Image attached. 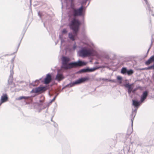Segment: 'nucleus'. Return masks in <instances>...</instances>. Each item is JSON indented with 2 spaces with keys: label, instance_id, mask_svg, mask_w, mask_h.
<instances>
[{
  "label": "nucleus",
  "instance_id": "nucleus-1",
  "mask_svg": "<svg viewBox=\"0 0 154 154\" xmlns=\"http://www.w3.org/2000/svg\"><path fill=\"white\" fill-rule=\"evenodd\" d=\"M82 24L83 27L82 29V33L83 35L85 30L84 24L79 20L73 18L72 20H69L68 26L70 29L72 30L75 34H77L79 30L80 25Z\"/></svg>",
  "mask_w": 154,
  "mask_h": 154
},
{
  "label": "nucleus",
  "instance_id": "nucleus-2",
  "mask_svg": "<svg viewBox=\"0 0 154 154\" xmlns=\"http://www.w3.org/2000/svg\"><path fill=\"white\" fill-rule=\"evenodd\" d=\"M55 99V97H54L49 103H44V101L42 100H40L38 102H36L34 104V107L36 109L35 111L38 113L40 112L42 110L45 109L46 107H48Z\"/></svg>",
  "mask_w": 154,
  "mask_h": 154
},
{
  "label": "nucleus",
  "instance_id": "nucleus-3",
  "mask_svg": "<svg viewBox=\"0 0 154 154\" xmlns=\"http://www.w3.org/2000/svg\"><path fill=\"white\" fill-rule=\"evenodd\" d=\"M83 6L82 5L78 8H72L71 11L72 14L74 17L75 16H84V14L82 12Z\"/></svg>",
  "mask_w": 154,
  "mask_h": 154
},
{
  "label": "nucleus",
  "instance_id": "nucleus-4",
  "mask_svg": "<svg viewBox=\"0 0 154 154\" xmlns=\"http://www.w3.org/2000/svg\"><path fill=\"white\" fill-rule=\"evenodd\" d=\"M48 89V88L47 87L40 85L38 87L33 88L30 93L31 94L37 93H44Z\"/></svg>",
  "mask_w": 154,
  "mask_h": 154
},
{
  "label": "nucleus",
  "instance_id": "nucleus-5",
  "mask_svg": "<svg viewBox=\"0 0 154 154\" xmlns=\"http://www.w3.org/2000/svg\"><path fill=\"white\" fill-rule=\"evenodd\" d=\"M61 65L60 66L61 69H66L70 68L68 62L69 60V58L67 57L64 56L62 55L61 57Z\"/></svg>",
  "mask_w": 154,
  "mask_h": 154
},
{
  "label": "nucleus",
  "instance_id": "nucleus-6",
  "mask_svg": "<svg viewBox=\"0 0 154 154\" xmlns=\"http://www.w3.org/2000/svg\"><path fill=\"white\" fill-rule=\"evenodd\" d=\"M78 54L79 56L84 57L90 55L91 53L89 50L86 49L84 48H82L78 52Z\"/></svg>",
  "mask_w": 154,
  "mask_h": 154
},
{
  "label": "nucleus",
  "instance_id": "nucleus-7",
  "mask_svg": "<svg viewBox=\"0 0 154 154\" xmlns=\"http://www.w3.org/2000/svg\"><path fill=\"white\" fill-rule=\"evenodd\" d=\"M42 78H40L39 80H36L35 81L41 80L42 83H44L47 84L49 83L51 79V76L50 73H49L46 75L44 79H42Z\"/></svg>",
  "mask_w": 154,
  "mask_h": 154
},
{
  "label": "nucleus",
  "instance_id": "nucleus-8",
  "mask_svg": "<svg viewBox=\"0 0 154 154\" xmlns=\"http://www.w3.org/2000/svg\"><path fill=\"white\" fill-rule=\"evenodd\" d=\"M123 86L125 88H126L127 92L129 95H131V91L133 88L134 86V83H127L123 84Z\"/></svg>",
  "mask_w": 154,
  "mask_h": 154
},
{
  "label": "nucleus",
  "instance_id": "nucleus-9",
  "mask_svg": "<svg viewBox=\"0 0 154 154\" xmlns=\"http://www.w3.org/2000/svg\"><path fill=\"white\" fill-rule=\"evenodd\" d=\"M90 79L88 76H85L83 77H81L75 80L77 85H79L82 83H84L88 81Z\"/></svg>",
  "mask_w": 154,
  "mask_h": 154
},
{
  "label": "nucleus",
  "instance_id": "nucleus-10",
  "mask_svg": "<svg viewBox=\"0 0 154 154\" xmlns=\"http://www.w3.org/2000/svg\"><path fill=\"white\" fill-rule=\"evenodd\" d=\"M9 98L6 93H3L0 99V106L3 103L8 101Z\"/></svg>",
  "mask_w": 154,
  "mask_h": 154
},
{
  "label": "nucleus",
  "instance_id": "nucleus-11",
  "mask_svg": "<svg viewBox=\"0 0 154 154\" xmlns=\"http://www.w3.org/2000/svg\"><path fill=\"white\" fill-rule=\"evenodd\" d=\"M135 109H132V113L130 116V118L131 119V125L132 127L133 125V122L134 118L136 115L137 110L139 108L137 107H134Z\"/></svg>",
  "mask_w": 154,
  "mask_h": 154
},
{
  "label": "nucleus",
  "instance_id": "nucleus-12",
  "mask_svg": "<svg viewBox=\"0 0 154 154\" xmlns=\"http://www.w3.org/2000/svg\"><path fill=\"white\" fill-rule=\"evenodd\" d=\"M27 28H26V26L25 27H24L23 29V32H22V34L23 35H22V37L20 41V42L18 44V46L17 47V50H16V51L15 52L11 54H10V55H13L14 54H15V53H16L17 51H18V48H19V47L20 46V43H21V41L23 37V36L24 35V34L26 32V31L27 30ZM9 55L8 54H6L5 55V56H9V55Z\"/></svg>",
  "mask_w": 154,
  "mask_h": 154
},
{
  "label": "nucleus",
  "instance_id": "nucleus-13",
  "mask_svg": "<svg viewBox=\"0 0 154 154\" xmlns=\"http://www.w3.org/2000/svg\"><path fill=\"white\" fill-rule=\"evenodd\" d=\"M132 105L134 106V107H137L139 108V107L141 105L142 103H141L140 100V101L137 100L134 98V99H132Z\"/></svg>",
  "mask_w": 154,
  "mask_h": 154
},
{
  "label": "nucleus",
  "instance_id": "nucleus-14",
  "mask_svg": "<svg viewBox=\"0 0 154 154\" xmlns=\"http://www.w3.org/2000/svg\"><path fill=\"white\" fill-rule=\"evenodd\" d=\"M148 94V93L146 91H145L143 92L140 97V100L141 103H143L144 102V100L147 97Z\"/></svg>",
  "mask_w": 154,
  "mask_h": 154
},
{
  "label": "nucleus",
  "instance_id": "nucleus-15",
  "mask_svg": "<svg viewBox=\"0 0 154 154\" xmlns=\"http://www.w3.org/2000/svg\"><path fill=\"white\" fill-rule=\"evenodd\" d=\"M77 85L75 80L73 82H70L68 84L65 86L63 87V89L65 88H71Z\"/></svg>",
  "mask_w": 154,
  "mask_h": 154
},
{
  "label": "nucleus",
  "instance_id": "nucleus-16",
  "mask_svg": "<svg viewBox=\"0 0 154 154\" xmlns=\"http://www.w3.org/2000/svg\"><path fill=\"white\" fill-rule=\"evenodd\" d=\"M64 78V76L62 74L57 73L56 77V80L58 82H60Z\"/></svg>",
  "mask_w": 154,
  "mask_h": 154
},
{
  "label": "nucleus",
  "instance_id": "nucleus-17",
  "mask_svg": "<svg viewBox=\"0 0 154 154\" xmlns=\"http://www.w3.org/2000/svg\"><path fill=\"white\" fill-rule=\"evenodd\" d=\"M138 87H136L135 88H133L131 91V95H129L131 98H133V95L137 94L136 91L138 89Z\"/></svg>",
  "mask_w": 154,
  "mask_h": 154
},
{
  "label": "nucleus",
  "instance_id": "nucleus-18",
  "mask_svg": "<svg viewBox=\"0 0 154 154\" xmlns=\"http://www.w3.org/2000/svg\"><path fill=\"white\" fill-rule=\"evenodd\" d=\"M78 60L76 61H72L69 63V67H72L73 66H78Z\"/></svg>",
  "mask_w": 154,
  "mask_h": 154
},
{
  "label": "nucleus",
  "instance_id": "nucleus-19",
  "mask_svg": "<svg viewBox=\"0 0 154 154\" xmlns=\"http://www.w3.org/2000/svg\"><path fill=\"white\" fill-rule=\"evenodd\" d=\"M99 68L98 67L95 66L94 67L92 68H89V67H87V70H88V72H91L94 71L97 69H98Z\"/></svg>",
  "mask_w": 154,
  "mask_h": 154
},
{
  "label": "nucleus",
  "instance_id": "nucleus-20",
  "mask_svg": "<svg viewBox=\"0 0 154 154\" xmlns=\"http://www.w3.org/2000/svg\"><path fill=\"white\" fill-rule=\"evenodd\" d=\"M13 77L12 75L10 74L9 76L8 79V85H12L13 83Z\"/></svg>",
  "mask_w": 154,
  "mask_h": 154
},
{
  "label": "nucleus",
  "instance_id": "nucleus-21",
  "mask_svg": "<svg viewBox=\"0 0 154 154\" xmlns=\"http://www.w3.org/2000/svg\"><path fill=\"white\" fill-rule=\"evenodd\" d=\"M78 66H85L87 63L86 62L82 60L79 59L78 60Z\"/></svg>",
  "mask_w": 154,
  "mask_h": 154
},
{
  "label": "nucleus",
  "instance_id": "nucleus-22",
  "mask_svg": "<svg viewBox=\"0 0 154 154\" xmlns=\"http://www.w3.org/2000/svg\"><path fill=\"white\" fill-rule=\"evenodd\" d=\"M134 70L131 69H127L126 75L128 76L131 75L134 73Z\"/></svg>",
  "mask_w": 154,
  "mask_h": 154
},
{
  "label": "nucleus",
  "instance_id": "nucleus-23",
  "mask_svg": "<svg viewBox=\"0 0 154 154\" xmlns=\"http://www.w3.org/2000/svg\"><path fill=\"white\" fill-rule=\"evenodd\" d=\"M127 69L126 67H123L121 69V73L123 75H126Z\"/></svg>",
  "mask_w": 154,
  "mask_h": 154
},
{
  "label": "nucleus",
  "instance_id": "nucleus-24",
  "mask_svg": "<svg viewBox=\"0 0 154 154\" xmlns=\"http://www.w3.org/2000/svg\"><path fill=\"white\" fill-rule=\"evenodd\" d=\"M68 36L69 39L72 41H74L75 40V39L74 38V36L72 35V34L71 32L69 33L68 34Z\"/></svg>",
  "mask_w": 154,
  "mask_h": 154
},
{
  "label": "nucleus",
  "instance_id": "nucleus-25",
  "mask_svg": "<svg viewBox=\"0 0 154 154\" xmlns=\"http://www.w3.org/2000/svg\"><path fill=\"white\" fill-rule=\"evenodd\" d=\"M30 97L29 96H22L20 97L17 98L16 100H21L23 99H26L28 98H29Z\"/></svg>",
  "mask_w": 154,
  "mask_h": 154
},
{
  "label": "nucleus",
  "instance_id": "nucleus-26",
  "mask_svg": "<svg viewBox=\"0 0 154 154\" xmlns=\"http://www.w3.org/2000/svg\"><path fill=\"white\" fill-rule=\"evenodd\" d=\"M130 149V148L129 146H125L124 147L123 150V152H124V154H125V152L126 151L127 152V153L129 152V150Z\"/></svg>",
  "mask_w": 154,
  "mask_h": 154
},
{
  "label": "nucleus",
  "instance_id": "nucleus-27",
  "mask_svg": "<svg viewBox=\"0 0 154 154\" xmlns=\"http://www.w3.org/2000/svg\"><path fill=\"white\" fill-rule=\"evenodd\" d=\"M79 72H88V70H87V67L83 68L82 69H80L79 71Z\"/></svg>",
  "mask_w": 154,
  "mask_h": 154
},
{
  "label": "nucleus",
  "instance_id": "nucleus-28",
  "mask_svg": "<svg viewBox=\"0 0 154 154\" xmlns=\"http://www.w3.org/2000/svg\"><path fill=\"white\" fill-rule=\"evenodd\" d=\"M68 32V31L66 28L63 29L61 31V33L62 34H66Z\"/></svg>",
  "mask_w": 154,
  "mask_h": 154
},
{
  "label": "nucleus",
  "instance_id": "nucleus-29",
  "mask_svg": "<svg viewBox=\"0 0 154 154\" xmlns=\"http://www.w3.org/2000/svg\"><path fill=\"white\" fill-rule=\"evenodd\" d=\"M151 62L149 58L145 62V64L146 65H148Z\"/></svg>",
  "mask_w": 154,
  "mask_h": 154
},
{
  "label": "nucleus",
  "instance_id": "nucleus-30",
  "mask_svg": "<svg viewBox=\"0 0 154 154\" xmlns=\"http://www.w3.org/2000/svg\"><path fill=\"white\" fill-rule=\"evenodd\" d=\"M145 2L147 5V6H148V9L149 11H150V5L149 3L148 2L147 0H144Z\"/></svg>",
  "mask_w": 154,
  "mask_h": 154
},
{
  "label": "nucleus",
  "instance_id": "nucleus-31",
  "mask_svg": "<svg viewBox=\"0 0 154 154\" xmlns=\"http://www.w3.org/2000/svg\"><path fill=\"white\" fill-rule=\"evenodd\" d=\"M77 48V46L76 45V43L75 42H74V43L73 44V47H72V49L73 50H75V49Z\"/></svg>",
  "mask_w": 154,
  "mask_h": 154
},
{
  "label": "nucleus",
  "instance_id": "nucleus-32",
  "mask_svg": "<svg viewBox=\"0 0 154 154\" xmlns=\"http://www.w3.org/2000/svg\"><path fill=\"white\" fill-rule=\"evenodd\" d=\"M38 15L39 17L40 18L42 19V17L43 16V14L40 11H39L38 12Z\"/></svg>",
  "mask_w": 154,
  "mask_h": 154
},
{
  "label": "nucleus",
  "instance_id": "nucleus-33",
  "mask_svg": "<svg viewBox=\"0 0 154 154\" xmlns=\"http://www.w3.org/2000/svg\"><path fill=\"white\" fill-rule=\"evenodd\" d=\"M150 11H149V10L148 7H147V9L148 10V11H149V14H151L153 16H154V14L152 13V11L150 7Z\"/></svg>",
  "mask_w": 154,
  "mask_h": 154
},
{
  "label": "nucleus",
  "instance_id": "nucleus-34",
  "mask_svg": "<svg viewBox=\"0 0 154 154\" xmlns=\"http://www.w3.org/2000/svg\"><path fill=\"white\" fill-rule=\"evenodd\" d=\"M122 77L120 75H118L117 76V79L119 81H121L122 79Z\"/></svg>",
  "mask_w": 154,
  "mask_h": 154
},
{
  "label": "nucleus",
  "instance_id": "nucleus-35",
  "mask_svg": "<svg viewBox=\"0 0 154 154\" xmlns=\"http://www.w3.org/2000/svg\"><path fill=\"white\" fill-rule=\"evenodd\" d=\"M149 58L151 62H154V54L152 56Z\"/></svg>",
  "mask_w": 154,
  "mask_h": 154
},
{
  "label": "nucleus",
  "instance_id": "nucleus-36",
  "mask_svg": "<svg viewBox=\"0 0 154 154\" xmlns=\"http://www.w3.org/2000/svg\"><path fill=\"white\" fill-rule=\"evenodd\" d=\"M102 80L104 81L109 82V79L102 78Z\"/></svg>",
  "mask_w": 154,
  "mask_h": 154
},
{
  "label": "nucleus",
  "instance_id": "nucleus-37",
  "mask_svg": "<svg viewBox=\"0 0 154 154\" xmlns=\"http://www.w3.org/2000/svg\"><path fill=\"white\" fill-rule=\"evenodd\" d=\"M150 69H154V63L153 64L150 66H149Z\"/></svg>",
  "mask_w": 154,
  "mask_h": 154
},
{
  "label": "nucleus",
  "instance_id": "nucleus-38",
  "mask_svg": "<svg viewBox=\"0 0 154 154\" xmlns=\"http://www.w3.org/2000/svg\"><path fill=\"white\" fill-rule=\"evenodd\" d=\"M54 123V126L56 128H58V125L57 123L55 122H53Z\"/></svg>",
  "mask_w": 154,
  "mask_h": 154
},
{
  "label": "nucleus",
  "instance_id": "nucleus-39",
  "mask_svg": "<svg viewBox=\"0 0 154 154\" xmlns=\"http://www.w3.org/2000/svg\"><path fill=\"white\" fill-rule=\"evenodd\" d=\"M60 40H61V44H60V47L61 48V46H62V44L65 41L63 39H61Z\"/></svg>",
  "mask_w": 154,
  "mask_h": 154
},
{
  "label": "nucleus",
  "instance_id": "nucleus-40",
  "mask_svg": "<svg viewBox=\"0 0 154 154\" xmlns=\"http://www.w3.org/2000/svg\"><path fill=\"white\" fill-rule=\"evenodd\" d=\"M152 37H153V35H152L151 43V44L150 45V46H149V48H151V47L152 46Z\"/></svg>",
  "mask_w": 154,
  "mask_h": 154
},
{
  "label": "nucleus",
  "instance_id": "nucleus-41",
  "mask_svg": "<svg viewBox=\"0 0 154 154\" xmlns=\"http://www.w3.org/2000/svg\"><path fill=\"white\" fill-rule=\"evenodd\" d=\"M143 69H144V70H147L150 69L149 66H148V67H146L143 68Z\"/></svg>",
  "mask_w": 154,
  "mask_h": 154
},
{
  "label": "nucleus",
  "instance_id": "nucleus-42",
  "mask_svg": "<svg viewBox=\"0 0 154 154\" xmlns=\"http://www.w3.org/2000/svg\"><path fill=\"white\" fill-rule=\"evenodd\" d=\"M137 70L141 71L144 70L143 68H138L137 69Z\"/></svg>",
  "mask_w": 154,
  "mask_h": 154
},
{
  "label": "nucleus",
  "instance_id": "nucleus-43",
  "mask_svg": "<svg viewBox=\"0 0 154 154\" xmlns=\"http://www.w3.org/2000/svg\"><path fill=\"white\" fill-rule=\"evenodd\" d=\"M109 82H115V80L114 79H109Z\"/></svg>",
  "mask_w": 154,
  "mask_h": 154
},
{
  "label": "nucleus",
  "instance_id": "nucleus-44",
  "mask_svg": "<svg viewBox=\"0 0 154 154\" xmlns=\"http://www.w3.org/2000/svg\"><path fill=\"white\" fill-rule=\"evenodd\" d=\"M30 86H35V84H34L33 83H30L29 84Z\"/></svg>",
  "mask_w": 154,
  "mask_h": 154
},
{
  "label": "nucleus",
  "instance_id": "nucleus-45",
  "mask_svg": "<svg viewBox=\"0 0 154 154\" xmlns=\"http://www.w3.org/2000/svg\"><path fill=\"white\" fill-rule=\"evenodd\" d=\"M15 57H13V58H12L11 60V63H12L14 61V59H15Z\"/></svg>",
  "mask_w": 154,
  "mask_h": 154
},
{
  "label": "nucleus",
  "instance_id": "nucleus-46",
  "mask_svg": "<svg viewBox=\"0 0 154 154\" xmlns=\"http://www.w3.org/2000/svg\"><path fill=\"white\" fill-rule=\"evenodd\" d=\"M62 37V35H59V38L60 40H61V39H63Z\"/></svg>",
  "mask_w": 154,
  "mask_h": 154
},
{
  "label": "nucleus",
  "instance_id": "nucleus-47",
  "mask_svg": "<svg viewBox=\"0 0 154 154\" xmlns=\"http://www.w3.org/2000/svg\"><path fill=\"white\" fill-rule=\"evenodd\" d=\"M53 117H54V116H53L52 117H51V122H54V121H53V119H53Z\"/></svg>",
  "mask_w": 154,
  "mask_h": 154
},
{
  "label": "nucleus",
  "instance_id": "nucleus-48",
  "mask_svg": "<svg viewBox=\"0 0 154 154\" xmlns=\"http://www.w3.org/2000/svg\"><path fill=\"white\" fill-rule=\"evenodd\" d=\"M47 107V109H46V111L45 112V113H48V107Z\"/></svg>",
  "mask_w": 154,
  "mask_h": 154
},
{
  "label": "nucleus",
  "instance_id": "nucleus-49",
  "mask_svg": "<svg viewBox=\"0 0 154 154\" xmlns=\"http://www.w3.org/2000/svg\"><path fill=\"white\" fill-rule=\"evenodd\" d=\"M152 79H154V75H152Z\"/></svg>",
  "mask_w": 154,
  "mask_h": 154
},
{
  "label": "nucleus",
  "instance_id": "nucleus-50",
  "mask_svg": "<svg viewBox=\"0 0 154 154\" xmlns=\"http://www.w3.org/2000/svg\"><path fill=\"white\" fill-rule=\"evenodd\" d=\"M150 48H149V49H148V51H147V54L148 53L149 51V50Z\"/></svg>",
  "mask_w": 154,
  "mask_h": 154
},
{
  "label": "nucleus",
  "instance_id": "nucleus-51",
  "mask_svg": "<svg viewBox=\"0 0 154 154\" xmlns=\"http://www.w3.org/2000/svg\"><path fill=\"white\" fill-rule=\"evenodd\" d=\"M57 96L56 95H55L54 97H55V99H56V97H57Z\"/></svg>",
  "mask_w": 154,
  "mask_h": 154
},
{
  "label": "nucleus",
  "instance_id": "nucleus-52",
  "mask_svg": "<svg viewBox=\"0 0 154 154\" xmlns=\"http://www.w3.org/2000/svg\"><path fill=\"white\" fill-rule=\"evenodd\" d=\"M13 84H14V87H16V85H15V83H14Z\"/></svg>",
  "mask_w": 154,
  "mask_h": 154
},
{
  "label": "nucleus",
  "instance_id": "nucleus-53",
  "mask_svg": "<svg viewBox=\"0 0 154 154\" xmlns=\"http://www.w3.org/2000/svg\"><path fill=\"white\" fill-rule=\"evenodd\" d=\"M149 20L150 23L151 22V19L150 18H149Z\"/></svg>",
  "mask_w": 154,
  "mask_h": 154
},
{
  "label": "nucleus",
  "instance_id": "nucleus-54",
  "mask_svg": "<svg viewBox=\"0 0 154 154\" xmlns=\"http://www.w3.org/2000/svg\"><path fill=\"white\" fill-rule=\"evenodd\" d=\"M58 42H56L55 43V45H56L57 44V43H58Z\"/></svg>",
  "mask_w": 154,
  "mask_h": 154
},
{
  "label": "nucleus",
  "instance_id": "nucleus-55",
  "mask_svg": "<svg viewBox=\"0 0 154 154\" xmlns=\"http://www.w3.org/2000/svg\"><path fill=\"white\" fill-rule=\"evenodd\" d=\"M89 3H90V2H89L88 3V4L87 5V6H86V7H87V6L89 5Z\"/></svg>",
  "mask_w": 154,
  "mask_h": 154
},
{
  "label": "nucleus",
  "instance_id": "nucleus-56",
  "mask_svg": "<svg viewBox=\"0 0 154 154\" xmlns=\"http://www.w3.org/2000/svg\"><path fill=\"white\" fill-rule=\"evenodd\" d=\"M62 8H63V3L62 2Z\"/></svg>",
  "mask_w": 154,
  "mask_h": 154
},
{
  "label": "nucleus",
  "instance_id": "nucleus-57",
  "mask_svg": "<svg viewBox=\"0 0 154 154\" xmlns=\"http://www.w3.org/2000/svg\"><path fill=\"white\" fill-rule=\"evenodd\" d=\"M44 26L45 27V23H44Z\"/></svg>",
  "mask_w": 154,
  "mask_h": 154
},
{
  "label": "nucleus",
  "instance_id": "nucleus-58",
  "mask_svg": "<svg viewBox=\"0 0 154 154\" xmlns=\"http://www.w3.org/2000/svg\"><path fill=\"white\" fill-rule=\"evenodd\" d=\"M146 56H147V55H145V56H144V58H145V57H146Z\"/></svg>",
  "mask_w": 154,
  "mask_h": 154
},
{
  "label": "nucleus",
  "instance_id": "nucleus-59",
  "mask_svg": "<svg viewBox=\"0 0 154 154\" xmlns=\"http://www.w3.org/2000/svg\"><path fill=\"white\" fill-rule=\"evenodd\" d=\"M54 110H55V109H54L53 110V112H54Z\"/></svg>",
  "mask_w": 154,
  "mask_h": 154
},
{
  "label": "nucleus",
  "instance_id": "nucleus-60",
  "mask_svg": "<svg viewBox=\"0 0 154 154\" xmlns=\"http://www.w3.org/2000/svg\"><path fill=\"white\" fill-rule=\"evenodd\" d=\"M56 95L57 96L58 95V94H56Z\"/></svg>",
  "mask_w": 154,
  "mask_h": 154
},
{
  "label": "nucleus",
  "instance_id": "nucleus-61",
  "mask_svg": "<svg viewBox=\"0 0 154 154\" xmlns=\"http://www.w3.org/2000/svg\"><path fill=\"white\" fill-rule=\"evenodd\" d=\"M152 75H154V72L153 73Z\"/></svg>",
  "mask_w": 154,
  "mask_h": 154
},
{
  "label": "nucleus",
  "instance_id": "nucleus-62",
  "mask_svg": "<svg viewBox=\"0 0 154 154\" xmlns=\"http://www.w3.org/2000/svg\"><path fill=\"white\" fill-rule=\"evenodd\" d=\"M133 142H131V143L132 144Z\"/></svg>",
  "mask_w": 154,
  "mask_h": 154
},
{
  "label": "nucleus",
  "instance_id": "nucleus-63",
  "mask_svg": "<svg viewBox=\"0 0 154 154\" xmlns=\"http://www.w3.org/2000/svg\"><path fill=\"white\" fill-rule=\"evenodd\" d=\"M30 3L31 2V0H30Z\"/></svg>",
  "mask_w": 154,
  "mask_h": 154
}]
</instances>
